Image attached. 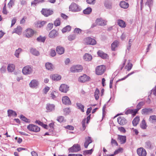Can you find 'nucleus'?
<instances>
[{"instance_id": "f257e3e1", "label": "nucleus", "mask_w": 156, "mask_h": 156, "mask_svg": "<svg viewBox=\"0 0 156 156\" xmlns=\"http://www.w3.org/2000/svg\"><path fill=\"white\" fill-rule=\"evenodd\" d=\"M33 71V68L29 66L24 67L22 69V73L24 75H29L32 73Z\"/></svg>"}, {"instance_id": "f03ea898", "label": "nucleus", "mask_w": 156, "mask_h": 156, "mask_svg": "<svg viewBox=\"0 0 156 156\" xmlns=\"http://www.w3.org/2000/svg\"><path fill=\"white\" fill-rule=\"evenodd\" d=\"M27 128L30 131L37 132L40 131V128L38 126L32 124H30L27 127Z\"/></svg>"}, {"instance_id": "7ed1b4c3", "label": "nucleus", "mask_w": 156, "mask_h": 156, "mask_svg": "<svg viewBox=\"0 0 156 156\" xmlns=\"http://www.w3.org/2000/svg\"><path fill=\"white\" fill-rule=\"evenodd\" d=\"M83 70V67L81 65H76L73 66L70 69L72 72H79Z\"/></svg>"}, {"instance_id": "20e7f679", "label": "nucleus", "mask_w": 156, "mask_h": 156, "mask_svg": "<svg viewBox=\"0 0 156 156\" xmlns=\"http://www.w3.org/2000/svg\"><path fill=\"white\" fill-rule=\"evenodd\" d=\"M105 70V66L101 65L97 66L96 69V73L98 75H101L104 72Z\"/></svg>"}, {"instance_id": "39448f33", "label": "nucleus", "mask_w": 156, "mask_h": 156, "mask_svg": "<svg viewBox=\"0 0 156 156\" xmlns=\"http://www.w3.org/2000/svg\"><path fill=\"white\" fill-rule=\"evenodd\" d=\"M84 41L85 43L87 44L94 45L96 43V41L94 39L90 37L85 38L84 40Z\"/></svg>"}, {"instance_id": "423d86ee", "label": "nucleus", "mask_w": 156, "mask_h": 156, "mask_svg": "<svg viewBox=\"0 0 156 156\" xmlns=\"http://www.w3.org/2000/svg\"><path fill=\"white\" fill-rule=\"evenodd\" d=\"M80 150V147L78 144H74L73 147L69 148V152L71 153L77 152Z\"/></svg>"}, {"instance_id": "0eeeda50", "label": "nucleus", "mask_w": 156, "mask_h": 156, "mask_svg": "<svg viewBox=\"0 0 156 156\" xmlns=\"http://www.w3.org/2000/svg\"><path fill=\"white\" fill-rule=\"evenodd\" d=\"M137 152L139 156H146L147 154L146 150L142 147L138 148L137 150Z\"/></svg>"}, {"instance_id": "6e6552de", "label": "nucleus", "mask_w": 156, "mask_h": 156, "mask_svg": "<svg viewBox=\"0 0 156 156\" xmlns=\"http://www.w3.org/2000/svg\"><path fill=\"white\" fill-rule=\"evenodd\" d=\"M69 90V87L65 84H62L60 86L59 90L62 92L66 93Z\"/></svg>"}, {"instance_id": "1a4fd4ad", "label": "nucleus", "mask_w": 156, "mask_h": 156, "mask_svg": "<svg viewBox=\"0 0 156 156\" xmlns=\"http://www.w3.org/2000/svg\"><path fill=\"white\" fill-rule=\"evenodd\" d=\"M90 77L87 76L86 74H84L83 76H80L78 79L79 81L84 83L88 81Z\"/></svg>"}, {"instance_id": "9d476101", "label": "nucleus", "mask_w": 156, "mask_h": 156, "mask_svg": "<svg viewBox=\"0 0 156 156\" xmlns=\"http://www.w3.org/2000/svg\"><path fill=\"white\" fill-rule=\"evenodd\" d=\"M90 115H89L87 117L86 119L85 118L83 119L82 121V124L83 130H84L86 128V126L85 125V123L86 122L87 124H88L89 122V120L90 118Z\"/></svg>"}, {"instance_id": "9b49d317", "label": "nucleus", "mask_w": 156, "mask_h": 156, "mask_svg": "<svg viewBox=\"0 0 156 156\" xmlns=\"http://www.w3.org/2000/svg\"><path fill=\"white\" fill-rule=\"evenodd\" d=\"M46 23L47 22L44 21H37L34 23L35 26L38 28H41L46 24Z\"/></svg>"}, {"instance_id": "f8f14e48", "label": "nucleus", "mask_w": 156, "mask_h": 156, "mask_svg": "<svg viewBox=\"0 0 156 156\" xmlns=\"http://www.w3.org/2000/svg\"><path fill=\"white\" fill-rule=\"evenodd\" d=\"M153 112L152 109L150 108H145L142 110L141 113L143 115H149Z\"/></svg>"}, {"instance_id": "ddd939ff", "label": "nucleus", "mask_w": 156, "mask_h": 156, "mask_svg": "<svg viewBox=\"0 0 156 156\" xmlns=\"http://www.w3.org/2000/svg\"><path fill=\"white\" fill-rule=\"evenodd\" d=\"M62 103L66 105H70L71 104V102L69 98L67 96H64L62 99Z\"/></svg>"}, {"instance_id": "4468645a", "label": "nucleus", "mask_w": 156, "mask_h": 156, "mask_svg": "<svg viewBox=\"0 0 156 156\" xmlns=\"http://www.w3.org/2000/svg\"><path fill=\"white\" fill-rule=\"evenodd\" d=\"M92 142L91 137L90 136L86 137L85 139V141L84 143V147L87 148L89 144L91 143Z\"/></svg>"}, {"instance_id": "2eb2a0df", "label": "nucleus", "mask_w": 156, "mask_h": 156, "mask_svg": "<svg viewBox=\"0 0 156 156\" xmlns=\"http://www.w3.org/2000/svg\"><path fill=\"white\" fill-rule=\"evenodd\" d=\"M97 25L101 26L106 24V21L103 20L101 18L97 19L95 21Z\"/></svg>"}, {"instance_id": "dca6fc26", "label": "nucleus", "mask_w": 156, "mask_h": 156, "mask_svg": "<svg viewBox=\"0 0 156 156\" xmlns=\"http://www.w3.org/2000/svg\"><path fill=\"white\" fill-rule=\"evenodd\" d=\"M117 121L118 123L120 125H124L127 122L126 119L123 117H119L117 119Z\"/></svg>"}, {"instance_id": "f3484780", "label": "nucleus", "mask_w": 156, "mask_h": 156, "mask_svg": "<svg viewBox=\"0 0 156 156\" xmlns=\"http://www.w3.org/2000/svg\"><path fill=\"white\" fill-rule=\"evenodd\" d=\"M41 14L45 16L48 17L53 13V10H41Z\"/></svg>"}, {"instance_id": "a211bd4d", "label": "nucleus", "mask_w": 156, "mask_h": 156, "mask_svg": "<svg viewBox=\"0 0 156 156\" xmlns=\"http://www.w3.org/2000/svg\"><path fill=\"white\" fill-rule=\"evenodd\" d=\"M50 77L53 80L58 81L61 79V76L57 74H51L50 75Z\"/></svg>"}, {"instance_id": "6ab92c4d", "label": "nucleus", "mask_w": 156, "mask_h": 156, "mask_svg": "<svg viewBox=\"0 0 156 156\" xmlns=\"http://www.w3.org/2000/svg\"><path fill=\"white\" fill-rule=\"evenodd\" d=\"M34 31L31 29L29 28L27 30L26 36L27 37H30L34 35Z\"/></svg>"}, {"instance_id": "aec40b11", "label": "nucleus", "mask_w": 156, "mask_h": 156, "mask_svg": "<svg viewBox=\"0 0 156 156\" xmlns=\"http://www.w3.org/2000/svg\"><path fill=\"white\" fill-rule=\"evenodd\" d=\"M55 107L54 105L49 103L47 104L46 108L48 112H51L54 110Z\"/></svg>"}, {"instance_id": "412c9836", "label": "nucleus", "mask_w": 156, "mask_h": 156, "mask_svg": "<svg viewBox=\"0 0 156 156\" xmlns=\"http://www.w3.org/2000/svg\"><path fill=\"white\" fill-rule=\"evenodd\" d=\"M38 81L35 80H34L31 81L29 83V86L30 87L34 88L36 87L38 85Z\"/></svg>"}, {"instance_id": "4be33fe9", "label": "nucleus", "mask_w": 156, "mask_h": 156, "mask_svg": "<svg viewBox=\"0 0 156 156\" xmlns=\"http://www.w3.org/2000/svg\"><path fill=\"white\" fill-rule=\"evenodd\" d=\"M22 32V29L20 26H18L16 28H15L12 32V34L16 33L19 35L21 34Z\"/></svg>"}, {"instance_id": "5701e85b", "label": "nucleus", "mask_w": 156, "mask_h": 156, "mask_svg": "<svg viewBox=\"0 0 156 156\" xmlns=\"http://www.w3.org/2000/svg\"><path fill=\"white\" fill-rule=\"evenodd\" d=\"M118 140L121 144L125 143L126 141V136L118 135Z\"/></svg>"}, {"instance_id": "b1692460", "label": "nucleus", "mask_w": 156, "mask_h": 156, "mask_svg": "<svg viewBox=\"0 0 156 156\" xmlns=\"http://www.w3.org/2000/svg\"><path fill=\"white\" fill-rule=\"evenodd\" d=\"M45 66L46 69L50 71H52L54 69L53 64L50 62H47L45 63Z\"/></svg>"}, {"instance_id": "393cba45", "label": "nucleus", "mask_w": 156, "mask_h": 156, "mask_svg": "<svg viewBox=\"0 0 156 156\" xmlns=\"http://www.w3.org/2000/svg\"><path fill=\"white\" fill-rule=\"evenodd\" d=\"M69 9L71 10H80L79 6L74 3H72L69 6Z\"/></svg>"}, {"instance_id": "a878e982", "label": "nucleus", "mask_w": 156, "mask_h": 156, "mask_svg": "<svg viewBox=\"0 0 156 156\" xmlns=\"http://www.w3.org/2000/svg\"><path fill=\"white\" fill-rule=\"evenodd\" d=\"M57 52L58 54L62 55L64 53L65 49L64 48L60 46H58L56 48Z\"/></svg>"}, {"instance_id": "bb28decb", "label": "nucleus", "mask_w": 156, "mask_h": 156, "mask_svg": "<svg viewBox=\"0 0 156 156\" xmlns=\"http://www.w3.org/2000/svg\"><path fill=\"white\" fill-rule=\"evenodd\" d=\"M58 35V33L57 31L54 30H51L49 33V36L51 38H54Z\"/></svg>"}, {"instance_id": "cd10ccee", "label": "nucleus", "mask_w": 156, "mask_h": 156, "mask_svg": "<svg viewBox=\"0 0 156 156\" xmlns=\"http://www.w3.org/2000/svg\"><path fill=\"white\" fill-rule=\"evenodd\" d=\"M30 52L33 55H36L38 56L40 55L39 52L36 49L31 48L30 49Z\"/></svg>"}, {"instance_id": "c85d7f7f", "label": "nucleus", "mask_w": 156, "mask_h": 156, "mask_svg": "<svg viewBox=\"0 0 156 156\" xmlns=\"http://www.w3.org/2000/svg\"><path fill=\"white\" fill-rule=\"evenodd\" d=\"M119 5L123 9H127L129 7V4L125 1H122L120 2Z\"/></svg>"}, {"instance_id": "c756f323", "label": "nucleus", "mask_w": 156, "mask_h": 156, "mask_svg": "<svg viewBox=\"0 0 156 156\" xmlns=\"http://www.w3.org/2000/svg\"><path fill=\"white\" fill-rule=\"evenodd\" d=\"M117 23L119 26L122 28H125L126 26L125 22L122 20H118Z\"/></svg>"}, {"instance_id": "7c9ffc66", "label": "nucleus", "mask_w": 156, "mask_h": 156, "mask_svg": "<svg viewBox=\"0 0 156 156\" xmlns=\"http://www.w3.org/2000/svg\"><path fill=\"white\" fill-rule=\"evenodd\" d=\"M83 59L86 61H90L92 59V56L90 54L86 53L83 56Z\"/></svg>"}, {"instance_id": "2f4dec72", "label": "nucleus", "mask_w": 156, "mask_h": 156, "mask_svg": "<svg viewBox=\"0 0 156 156\" xmlns=\"http://www.w3.org/2000/svg\"><path fill=\"white\" fill-rule=\"evenodd\" d=\"M97 54L98 56L103 59L106 58L107 56V54L104 53L101 51L99 50L97 52Z\"/></svg>"}, {"instance_id": "473e14b6", "label": "nucleus", "mask_w": 156, "mask_h": 156, "mask_svg": "<svg viewBox=\"0 0 156 156\" xmlns=\"http://www.w3.org/2000/svg\"><path fill=\"white\" fill-rule=\"evenodd\" d=\"M119 42L117 41H114L111 45V49L112 51H115L116 48H117L119 45Z\"/></svg>"}, {"instance_id": "72a5a7b5", "label": "nucleus", "mask_w": 156, "mask_h": 156, "mask_svg": "<svg viewBox=\"0 0 156 156\" xmlns=\"http://www.w3.org/2000/svg\"><path fill=\"white\" fill-rule=\"evenodd\" d=\"M15 66L13 64H9L7 67V69L9 72H12L15 69Z\"/></svg>"}, {"instance_id": "f704fd0d", "label": "nucleus", "mask_w": 156, "mask_h": 156, "mask_svg": "<svg viewBox=\"0 0 156 156\" xmlns=\"http://www.w3.org/2000/svg\"><path fill=\"white\" fill-rule=\"evenodd\" d=\"M136 109H129L126 112V114H131L133 116H134L136 115V113L137 112H136Z\"/></svg>"}, {"instance_id": "c9c22d12", "label": "nucleus", "mask_w": 156, "mask_h": 156, "mask_svg": "<svg viewBox=\"0 0 156 156\" xmlns=\"http://www.w3.org/2000/svg\"><path fill=\"white\" fill-rule=\"evenodd\" d=\"M57 94V93L56 92L53 91L51 92L49 94V96L51 99L55 100L56 98V95Z\"/></svg>"}, {"instance_id": "e433bc0d", "label": "nucleus", "mask_w": 156, "mask_h": 156, "mask_svg": "<svg viewBox=\"0 0 156 156\" xmlns=\"http://www.w3.org/2000/svg\"><path fill=\"white\" fill-rule=\"evenodd\" d=\"M8 114L9 116H14L16 117L17 114L16 112L12 110H8Z\"/></svg>"}, {"instance_id": "4c0bfd02", "label": "nucleus", "mask_w": 156, "mask_h": 156, "mask_svg": "<svg viewBox=\"0 0 156 156\" xmlns=\"http://www.w3.org/2000/svg\"><path fill=\"white\" fill-rule=\"evenodd\" d=\"M140 121L139 117L136 116L133 120L132 121V123L133 126H136L139 123Z\"/></svg>"}, {"instance_id": "58836bf2", "label": "nucleus", "mask_w": 156, "mask_h": 156, "mask_svg": "<svg viewBox=\"0 0 156 156\" xmlns=\"http://www.w3.org/2000/svg\"><path fill=\"white\" fill-rule=\"evenodd\" d=\"M145 5L149 6V9H151L153 5V1L152 0H147Z\"/></svg>"}, {"instance_id": "ea45409f", "label": "nucleus", "mask_w": 156, "mask_h": 156, "mask_svg": "<svg viewBox=\"0 0 156 156\" xmlns=\"http://www.w3.org/2000/svg\"><path fill=\"white\" fill-rule=\"evenodd\" d=\"M144 104V102L141 101L139 102L136 106V112H137L140 109L141 107L143 106Z\"/></svg>"}, {"instance_id": "a19ab883", "label": "nucleus", "mask_w": 156, "mask_h": 156, "mask_svg": "<svg viewBox=\"0 0 156 156\" xmlns=\"http://www.w3.org/2000/svg\"><path fill=\"white\" fill-rule=\"evenodd\" d=\"M140 126L141 128L143 129H146L147 127L146 123L145 122V120L143 119L141 123L140 124Z\"/></svg>"}, {"instance_id": "79ce46f5", "label": "nucleus", "mask_w": 156, "mask_h": 156, "mask_svg": "<svg viewBox=\"0 0 156 156\" xmlns=\"http://www.w3.org/2000/svg\"><path fill=\"white\" fill-rule=\"evenodd\" d=\"M71 29V27L69 26H67L63 28L62 30L63 33H65L67 31H70Z\"/></svg>"}, {"instance_id": "37998d69", "label": "nucleus", "mask_w": 156, "mask_h": 156, "mask_svg": "<svg viewBox=\"0 0 156 156\" xmlns=\"http://www.w3.org/2000/svg\"><path fill=\"white\" fill-rule=\"evenodd\" d=\"M22 49L20 48H19L15 51L14 55L17 57L19 58L20 53L22 51Z\"/></svg>"}, {"instance_id": "c03bdc74", "label": "nucleus", "mask_w": 156, "mask_h": 156, "mask_svg": "<svg viewBox=\"0 0 156 156\" xmlns=\"http://www.w3.org/2000/svg\"><path fill=\"white\" fill-rule=\"evenodd\" d=\"M99 90L97 88L94 92V97L96 100H98L99 98Z\"/></svg>"}, {"instance_id": "a18cd8bd", "label": "nucleus", "mask_w": 156, "mask_h": 156, "mask_svg": "<svg viewBox=\"0 0 156 156\" xmlns=\"http://www.w3.org/2000/svg\"><path fill=\"white\" fill-rule=\"evenodd\" d=\"M93 151V149H91L90 150H85L83 151V154L84 155H86L87 154L90 155L92 153Z\"/></svg>"}, {"instance_id": "49530a36", "label": "nucleus", "mask_w": 156, "mask_h": 156, "mask_svg": "<svg viewBox=\"0 0 156 156\" xmlns=\"http://www.w3.org/2000/svg\"><path fill=\"white\" fill-rule=\"evenodd\" d=\"M60 19L59 18H57L54 22V24L55 27L60 25Z\"/></svg>"}, {"instance_id": "de8ad7c7", "label": "nucleus", "mask_w": 156, "mask_h": 156, "mask_svg": "<svg viewBox=\"0 0 156 156\" xmlns=\"http://www.w3.org/2000/svg\"><path fill=\"white\" fill-rule=\"evenodd\" d=\"M156 120V115H152L150 116L149 119V121L153 123L154 121Z\"/></svg>"}, {"instance_id": "09e8293b", "label": "nucleus", "mask_w": 156, "mask_h": 156, "mask_svg": "<svg viewBox=\"0 0 156 156\" xmlns=\"http://www.w3.org/2000/svg\"><path fill=\"white\" fill-rule=\"evenodd\" d=\"M20 118L23 121L25 122H26L29 123L30 122V119H27L23 115H21L20 116Z\"/></svg>"}, {"instance_id": "8fccbe9b", "label": "nucleus", "mask_w": 156, "mask_h": 156, "mask_svg": "<svg viewBox=\"0 0 156 156\" xmlns=\"http://www.w3.org/2000/svg\"><path fill=\"white\" fill-rule=\"evenodd\" d=\"M57 120L60 122H63L65 121L64 117L63 116H60L58 117Z\"/></svg>"}, {"instance_id": "3c124183", "label": "nucleus", "mask_w": 156, "mask_h": 156, "mask_svg": "<svg viewBox=\"0 0 156 156\" xmlns=\"http://www.w3.org/2000/svg\"><path fill=\"white\" fill-rule=\"evenodd\" d=\"M76 105L79 108L81 109V111L83 112H84V106L83 105H82L80 103H77Z\"/></svg>"}, {"instance_id": "603ef678", "label": "nucleus", "mask_w": 156, "mask_h": 156, "mask_svg": "<svg viewBox=\"0 0 156 156\" xmlns=\"http://www.w3.org/2000/svg\"><path fill=\"white\" fill-rule=\"evenodd\" d=\"M106 108V105H104L103 107L102 108V120L104 118L105 114H106V111H105V108Z\"/></svg>"}, {"instance_id": "864d4df0", "label": "nucleus", "mask_w": 156, "mask_h": 156, "mask_svg": "<svg viewBox=\"0 0 156 156\" xmlns=\"http://www.w3.org/2000/svg\"><path fill=\"white\" fill-rule=\"evenodd\" d=\"M45 39L44 37H42L40 36L37 38V40L38 41L43 42L45 41Z\"/></svg>"}, {"instance_id": "5fc2aeb1", "label": "nucleus", "mask_w": 156, "mask_h": 156, "mask_svg": "<svg viewBox=\"0 0 156 156\" xmlns=\"http://www.w3.org/2000/svg\"><path fill=\"white\" fill-rule=\"evenodd\" d=\"M76 37V36L75 35H70L68 37V39L70 41H71L74 40Z\"/></svg>"}, {"instance_id": "6e6d98bb", "label": "nucleus", "mask_w": 156, "mask_h": 156, "mask_svg": "<svg viewBox=\"0 0 156 156\" xmlns=\"http://www.w3.org/2000/svg\"><path fill=\"white\" fill-rule=\"evenodd\" d=\"M44 0H34L31 3L32 5H35L37 3L43 2Z\"/></svg>"}, {"instance_id": "4d7b16f0", "label": "nucleus", "mask_w": 156, "mask_h": 156, "mask_svg": "<svg viewBox=\"0 0 156 156\" xmlns=\"http://www.w3.org/2000/svg\"><path fill=\"white\" fill-rule=\"evenodd\" d=\"M133 65L132 63L129 62L128 65L125 66V68L127 69L128 71H129L132 68Z\"/></svg>"}, {"instance_id": "13d9d810", "label": "nucleus", "mask_w": 156, "mask_h": 156, "mask_svg": "<svg viewBox=\"0 0 156 156\" xmlns=\"http://www.w3.org/2000/svg\"><path fill=\"white\" fill-rule=\"evenodd\" d=\"M14 5V0H10V2L8 4L9 8V9L12 7Z\"/></svg>"}, {"instance_id": "bf43d9fd", "label": "nucleus", "mask_w": 156, "mask_h": 156, "mask_svg": "<svg viewBox=\"0 0 156 156\" xmlns=\"http://www.w3.org/2000/svg\"><path fill=\"white\" fill-rule=\"evenodd\" d=\"M123 149L122 148H120L118 150H116L114 152V154H117L119 153L122 152L123 151Z\"/></svg>"}, {"instance_id": "052dcab7", "label": "nucleus", "mask_w": 156, "mask_h": 156, "mask_svg": "<svg viewBox=\"0 0 156 156\" xmlns=\"http://www.w3.org/2000/svg\"><path fill=\"white\" fill-rule=\"evenodd\" d=\"M56 53L54 50L51 49L50 53V55L52 57H54L56 55Z\"/></svg>"}, {"instance_id": "680f3d73", "label": "nucleus", "mask_w": 156, "mask_h": 156, "mask_svg": "<svg viewBox=\"0 0 156 156\" xmlns=\"http://www.w3.org/2000/svg\"><path fill=\"white\" fill-rule=\"evenodd\" d=\"M146 147L147 148H151V143L149 141H147L145 143Z\"/></svg>"}, {"instance_id": "e2e57ef3", "label": "nucleus", "mask_w": 156, "mask_h": 156, "mask_svg": "<svg viewBox=\"0 0 156 156\" xmlns=\"http://www.w3.org/2000/svg\"><path fill=\"white\" fill-rule=\"evenodd\" d=\"M54 123L53 122L51 123L50 124H49V126L50 128V130L51 131V132H52L54 130Z\"/></svg>"}, {"instance_id": "0e129e2a", "label": "nucleus", "mask_w": 156, "mask_h": 156, "mask_svg": "<svg viewBox=\"0 0 156 156\" xmlns=\"http://www.w3.org/2000/svg\"><path fill=\"white\" fill-rule=\"evenodd\" d=\"M50 89V88L48 87H45L43 90V92L44 94H46L47 92Z\"/></svg>"}, {"instance_id": "69168bd1", "label": "nucleus", "mask_w": 156, "mask_h": 156, "mask_svg": "<svg viewBox=\"0 0 156 156\" xmlns=\"http://www.w3.org/2000/svg\"><path fill=\"white\" fill-rule=\"evenodd\" d=\"M118 129L121 132L123 133L126 132V131L125 129L122 127H119Z\"/></svg>"}, {"instance_id": "338daca9", "label": "nucleus", "mask_w": 156, "mask_h": 156, "mask_svg": "<svg viewBox=\"0 0 156 156\" xmlns=\"http://www.w3.org/2000/svg\"><path fill=\"white\" fill-rule=\"evenodd\" d=\"M6 70V67L4 66H2L0 69V71L1 73H4Z\"/></svg>"}, {"instance_id": "774afa93", "label": "nucleus", "mask_w": 156, "mask_h": 156, "mask_svg": "<svg viewBox=\"0 0 156 156\" xmlns=\"http://www.w3.org/2000/svg\"><path fill=\"white\" fill-rule=\"evenodd\" d=\"M151 94H153L155 96H156V86L154 88L151 90Z\"/></svg>"}]
</instances>
